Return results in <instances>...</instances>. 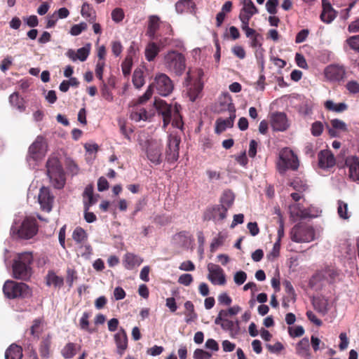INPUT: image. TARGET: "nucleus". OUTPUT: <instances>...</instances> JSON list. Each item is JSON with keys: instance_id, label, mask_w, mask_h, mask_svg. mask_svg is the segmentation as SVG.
<instances>
[{"instance_id": "nucleus-20", "label": "nucleus", "mask_w": 359, "mask_h": 359, "mask_svg": "<svg viewBox=\"0 0 359 359\" xmlns=\"http://www.w3.org/2000/svg\"><path fill=\"white\" fill-rule=\"evenodd\" d=\"M348 168V176L353 181H359V156L348 157L345 161Z\"/></svg>"}, {"instance_id": "nucleus-43", "label": "nucleus", "mask_w": 359, "mask_h": 359, "mask_svg": "<svg viewBox=\"0 0 359 359\" xmlns=\"http://www.w3.org/2000/svg\"><path fill=\"white\" fill-rule=\"evenodd\" d=\"M243 8L241 11H243L249 14H257L259 13L258 8L255 6L252 0H241Z\"/></svg>"}, {"instance_id": "nucleus-24", "label": "nucleus", "mask_w": 359, "mask_h": 359, "mask_svg": "<svg viewBox=\"0 0 359 359\" xmlns=\"http://www.w3.org/2000/svg\"><path fill=\"white\" fill-rule=\"evenodd\" d=\"M322 6L323 11L320 14V19L324 22L330 23L336 17L335 11L328 0H322Z\"/></svg>"}, {"instance_id": "nucleus-21", "label": "nucleus", "mask_w": 359, "mask_h": 359, "mask_svg": "<svg viewBox=\"0 0 359 359\" xmlns=\"http://www.w3.org/2000/svg\"><path fill=\"white\" fill-rule=\"evenodd\" d=\"M295 353L303 359L311 358L310 342L308 337H304L296 344Z\"/></svg>"}, {"instance_id": "nucleus-8", "label": "nucleus", "mask_w": 359, "mask_h": 359, "mask_svg": "<svg viewBox=\"0 0 359 359\" xmlns=\"http://www.w3.org/2000/svg\"><path fill=\"white\" fill-rule=\"evenodd\" d=\"M277 167L280 173H284L288 169L297 170L299 167L297 156L289 148H283L280 151Z\"/></svg>"}, {"instance_id": "nucleus-51", "label": "nucleus", "mask_w": 359, "mask_h": 359, "mask_svg": "<svg viewBox=\"0 0 359 359\" xmlns=\"http://www.w3.org/2000/svg\"><path fill=\"white\" fill-rule=\"evenodd\" d=\"M323 128H324V126H323V124L322 122L318 121H315L311 125V134L315 137L320 136L323 131Z\"/></svg>"}, {"instance_id": "nucleus-56", "label": "nucleus", "mask_w": 359, "mask_h": 359, "mask_svg": "<svg viewBox=\"0 0 359 359\" xmlns=\"http://www.w3.org/2000/svg\"><path fill=\"white\" fill-rule=\"evenodd\" d=\"M346 88L351 94L359 93V83L356 81H349L346 84Z\"/></svg>"}, {"instance_id": "nucleus-63", "label": "nucleus", "mask_w": 359, "mask_h": 359, "mask_svg": "<svg viewBox=\"0 0 359 359\" xmlns=\"http://www.w3.org/2000/svg\"><path fill=\"white\" fill-rule=\"evenodd\" d=\"M254 15L255 14H249L243 11H240L238 18L241 22V26L247 27V25H249L250 20Z\"/></svg>"}, {"instance_id": "nucleus-2", "label": "nucleus", "mask_w": 359, "mask_h": 359, "mask_svg": "<svg viewBox=\"0 0 359 359\" xmlns=\"http://www.w3.org/2000/svg\"><path fill=\"white\" fill-rule=\"evenodd\" d=\"M33 255L31 252H25L18 254L13 259V278L22 280H28L32 273L31 265L33 263Z\"/></svg>"}, {"instance_id": "nucleus-36", "label": "nucleus", "mask_w": 359, "mask_h": 359, "mask_svg": "<svg viewBox=\"0 0 359 359\" xmlns=\"http://www.w3.org/2000/svg\"><path fill=\"white\" fill-rule=\"evenodd\" d=\"M47 285H54L55 287H61L64 284V279L61 276H58L53 271H48L46 276Z\"/></svg>"}, {"instance_id": "nucleus-46", "label": "nucleus", "mask_w": 359, "mask_h": 359, "mask_svg": "<svg viewBox=\"0 0 359 359\" xmlns=\"http://www.w3.org/2000/svg\"><path fill=\"white\" fill-rule=\"evenodd\" d=\"M327 304L326 301L320 299H314L313 302L314 309L323 315L327 312Z\"/></svg>"}, {"instance_id": "nucleus-53", "label": "nucleus", "mask_w": 359, "mask_h": 359, "mask_svg": "<svg viewBox=\"0 0 359 359\" xmlns=\"http://www.w3.org/2000/svg\"><path fill=\"white\" fill-rule=\"evenodd\" d=\"M81 15L83 17L90 18V20H94L95 15H94V11L93 8L90 6V5L87 3H84L81 8Z\"/></svg>"}, {"instance_id": "nucleus-11", "label": "nucleus", "mask_w": 359, "mask_h": 359, "mask_svg": "<svg viewBox=\"0 0 359 359\" xmlns=\"http://www.w3.org/2000/svg\"><path fill=\"white\" fill-rule=\"evenodd\" d=\"M181 139L180 137L170 135L168 136L165 158L168 163H173L179 158V150Z\"/></svg>"}, {"instance_id": "nucleus-13", "label": "nucleus", "mask_w": 359, "mask_h": 359, "mask_svg": "<svg viewBox=\"0 0 359 359\" xmlns=\"http://www.w3.org/2000/svg\"><path fill=\"white\" fill-rule=\"evenodd\" d=\"M156 108L163 116L164 126H167L171 121L172 116L177 117L179 115V109L177 105L172 107L163 100L156 101Z\"/></svg>"}, {"instance_id": "nucleus-49", "label": "nucleus", "mask_w": 359, "mask_h": 359, "mask_svg": "<svg viewBox=\"0 0 359 359\" xmlns=\"http://www.w3.org/2000/svg\"><path fill=\"white\" fill-rule=\"evenodd\" d=\"M346 42L351 49L359 53V35L348 37Z\"/></svg>"}, {"instance_id": "nucleus-9", "label": "nucleus", "mask_w": 359, "mask_h": 359, "mask_svg": "<svg viewBox=\"0 0 359 359\" xmlns=\"http://www.w3.org/2000/svg\"><path fill=\"white\" fill-rule=\"evenodd\" d=\"M149 86L153 90L155 88L157 93L162 96L170 95L174 88L170 77L163 73L157 74L154 77V81Z\"/></svg>"}, {"instance_id": "nucleus-61", "label": "nucleus", "mask_w": 359, "mask_h": 359, "mask_svg": "<svg viewBox=\"0 0 359 359\" xmlns=\"http://www.w3.org/2000/svg\"><path fill=\"white\" fill-rule=\"evenodd\" d=\"M194 278L191 274L190 273H184L182 274L178 278V283L181 285L189 286L193 282Z\"/></svg>"}, {"instance_id": "nucleus-31", "label": "nucleus", "mask_w": 359, "mask_h": 359, "mask_svg": "<svg viewBox=\"0 0 359 359\" xmlns=\"http://www.w3.org/2000/svg\"><path fill=\"white\" fill-rule=\"evenodd\" d=\"M51 344V336L50 334L42 339L39 348L41 357L43 358H48L50 357Z\"/></svg>"}, {"instance_id": "nucleus-6", "label": "nucleus", "mask_w": 359, "mask_h": 359, "mask_svg": "<svg viewBox=\"0 0 359 359\" xmlns=\"http://www.w3.org/2000/svg\"><path fill=\"white\" fill-rule=\"evenodd\" d=\"M290 235L291 240L298 243H310L316 238V232L313 227L304 222L295 224L292 228Z\"/></svg>"}, {"instance_id": "nucleus-64", "label": "nucleus", "mask_w": 359, "mask_h": 359, "mask_svg": "<svg viewBox=\"0 0 359 359\" xmlns=\"http://www.w3.org/2000/svg\"><path fill=\"white\" fill-rule=\"evenodd\" d=\"M212 354L203 349L197 348L194 353V359H210Z\"/></svg>"}, {"instance_id": "nucleus-44", "label": "nucleus", "mask_w": 359, "mask_h": 359, "mask_svg": "<svg viewBox=\"0 0 359 359\" xmlns=\"http://www.w3.org/2000/svg\"><path fill=\"white\" fill-rule=\"evenodd\" d=\"M337 213L340 218L347 219L350 217L348 212V204L341 200L338 201Z\"/></svg>"}, {"instance_id": "nucleus-41", "label": "nucleus", "mask_w": 359, "mask_h": 359, "mask_svg": "<svg viewBox=\"0 0 359 359\" xmlns=\"http://www.w3.org/2000/svg\"><path fill=\"white\" fill-rule=\"evenodd\" d=\"M194 6V3L192 0H180L175 4V8L177 13H182L185 11H189Z\"/></svg>"}, {"instance_id": "nucleus-60", "label": "nucleus", "mask_w": 359, "mask_h": 359, "mask_svg": "<svg viewBox=\"0 0 359 359\" xmlns=\"http://www.w3.org/2000/svg\"><path fill=\"white\" fill-rule=\"evenodd\" d=\"M288 332L292 337H302L304 334V329L302 326L299 325L295 327H289Z\"/></svg>"}, {"instance_id": "nucleus-12", "label": "nucleus", "mask_w": 359, "mask_h": 359, "mask_svg": "<svg viewBox=\"0 0 359 359\" xmlns=\"http://www.w3.org/2000/svg\"><path fill=\"white\" fill-rule=\"evenodd\" d=\"M146 153L151 163L156 165L160 164L162 161V144L155 140H148Z\"/></svg>"}, {"instance_id": "nucleus-32", "label": "nucleus", "mask_w": 359, "mask_h": 359, "mask_svg": "<svg viewBox=\"0 0 359 359\" xmlns=\"http://www.w3.org/2000/svg\"><path fill=\"white\" fill-rule=\"evenodd\" d=\"M184 308L186 309L184 312V315L186 316V323L189 324L195 321L197 319L198 316L195 312L194 304L191 301H187L184 303Z\"/></svg>"}, {"instance_id": "nucleus-28", "label": "nucleus", "mask_w": 359, "mask_h": 359, "mask_svg": "<svg viewBox=\"0 0 359 359\" xmlns=\"http://www.w3.org/2000/svg\"><path fill=\"white\" fill-rule=\"evenodd\" d=\"M143 262V259L130 252H128L124 255L123 257V264L126 269L131 270L135 268L136 266H140Z\"/></svg>"}, {"instance_id": "nucleus-29", "label": "nucleus", "mask_w": 359, "mask_h": 359, "mask_svg": "<svg viewBox=\"0 0 359 359\" xmlns=\"http://www.w3.org/2000/svg\"><path fill=\"white\" fill-rule=\"evenodd\" d=\"M163 48L159 43L156 42H149L145 48V57L149 61H153L158 55L161 49Z\"/></svg>"}, {"instance_id": "nucleus-40", "label": "nucleus", "mask_w": 359, "mask_h": 359, "mask_svg": "<svg viewBox=\"0 0 359 359\" xmlns=\"http://www.w3.org/2000/svg\"><path fill=\"white\" fill-rule=\"evenodd\" d=\"M72 238L76 243H82L88 238V234L81 226L75 228L72 233Z\"/></svg>"}, {"instance_id": "nucleus-1", "label": "nucleus", "mask_w": 359, "mask_h": 359, "mask_svg": "<svg viewBox=\"0 0 359 359\" xmlns=\"http://www.w3.org/2000/svg\"><path fill=\"white\" fill-rule=\"evenodd\" d=\"M150 39L158 41L162 48L170 46L175 41L172 36L174 31L171 25L161 21L158 15H150L146 34Z\"/></svg>"}, {"instance_id": "nucleus-7", "label": "nucleus", "mask_w": 359, "mask_h": 359, "mask_svg": "<svg viewBox=\"0 0 359 359\" xmlns=\"http://www.w3.org/2000/svg\"><path fill=\"white\" fill-rule=\"evenodd\" d=\"M38 231V226L36 219L27 217L20 226L12 225L11 234L22 239H29L34 236Z\"/></svg>"}, {"instance_id": "nucleus-4", "label": "nucleus", "mask_w": 359, "mask_h": 359, "mask_svg": "<svg viewBox=\"0 0 359 359\" xmlns=\"http://www.w3.org/2000/svg\"><path fill=\"white\" fill-rule=\"evenodd\" d=\"M4 295L11 299L29 298L32 295V290L25 283L14 280H6L3 287Z\"/></svg>"}, {"instance_id": "nucleus-59", "label": "nucleus", "mask_w": 359, "mask_h": 359, "mask_svg": "<svg viewBox=\"0 0 359 359\" xmlns=\"http://www.w3.org/2000/svg\"><path fill=\"white\" fill-rule=\"evenodd\" d=\"M111 18L116 22H121L124 18V13L122 8H116L111 12Z\"/></svg>"}, {"instance_id": "nucleus-25", "label": "nucleus", "mask_w": 359, "mask_h": 359, "mask_svg": "<svg viewBox=\"0 0 359 359\" xmlns=\"http://www.w3.org/2000/svg\"><path fill=\"white\" fill-rule=\"evenodd\" d=\"M90 53V47L89 45L88 46H84L81 48H79L76 53L72 50L69 49L66 53V55L72 60L76 61V60H79L81 62L86 60Z\"/></svg>"}, {"instance_id": "nucleus-33", "label": "nucleus", "mask_w": 359, "mask_h": 359, "mask_svg": "<svg viewBox=\"0 0 359 359\" xmlns=\"http://www.w3.org/2000/svg\"><path fill=\"white\" fill-rule=\"evenodd\" d=\"M43 319L42 318H36L33 320L30 327V334L37 339L43 332Z\"/></svg>"}, {"instance_id": "nucleus-3", "label": "nucleus", "mask_w": 359, "mask_h": 359, "mask_svg": "<svg viewBox=\"0 0 359 359\" xmlns=\"http://www.w3.org/2000/svg\"><path fill=\"white\" fill-rule=\"evenodd\" d=\"M163 65L168 72L182 76L187 67L185 56L177 50H169L163 56Z\"/></svg>"}, {"instance_id": "nucleus-55", "label": "nucleus", "mask_w": 359, "mask_h": 359, "mask_svg": "<svg viewBox=\"0 0 359 359\" xmlns=\"http://www.w3.org/2000/svg\"><path fill=\"white\" fill-rule=\"evenodd\" d=\"M86 29L87 25L85 22L74 25L70 29V34L73 36H78Z\"/></svg>"}, {"instance_id": "nucleus-54", "label": "nucleus", "mask_w": 359, "mask_h": 359, "mask_svg": "<svg viewBox=\"0 0 359 359\" xmlns=\"http://www.w3.org/2000/svg\"><path fill=\"white\" fill-rule=\"evenodd\" d=\"M278 0H268L266 3V11L271 15H276L278 12L277 6H278Z\"/></svg>"}, {"instance_id": "nucleus-35", "label": "nucleus", "mask_w": 359, "mask_h": 359, "mask_svg": "<svg viewBox=\"0 0 359 359\" xmlns=\"http://www.w3.org/2000/svg\"><path fill=\"white\" fill-rule=\"evenodd\" d=\"M324 106L328 111H332L336 113H341L346 111L348 109V105L344 102L335 104L332 100H327Z\"/></svg>"}, {"instance_id": "nucleus-16", "label": "nucleus", "mask_w": 359, "mask_h": 359, "mask_svg": "<svg viewBox=\"0 0 359 359\" xmlns=\"http://www.w3.org/2000/svg\"><path fill=\"white\" fill-rule=\"evenodd\" d=\"M208 270L209 271L208 278L212 283L220 285L226 283L224 271L219 265L210 263L208 264Z\"/></svg>"}, {"instance_id": "nucleus-62", "label": "nucleus", "mask_w": 359, "mask_h": 359, "mask_svg": "<svg viewBox=\"0 0 359 359\" xmlns=\"http://www.w3.org/2000/svg\"><path fill=\"white\" fill-rule=\"evenodd\" d=\"M120 130L121 133L124 137L128 140H131L130 135L133 133V130L131 128L127 127L124 122H119Z\"/></svg>"}, {"instance_id": "nucleus-19", "label": "nucleus", "mask_w": 359, "mask_h": 359, "mask_svg": "<svg viewBox=\"0 0 359 359\" xmlns=\"http://www.w3.org/2000/svg\"><path fill=\"white\" fill-rule=\"evenodd\" d=\"M228 210L222 205H215L207 210L205 219L222 221L226 217Z\"/></svg>"}, {"instance_id": "nucleus-22", "label": "nucleus", "mask_w": 359, "mask_h": 359, "mask_svg": "<svg viewBox=\"0 0 359 359\" xmlns=\"http://www.w3.org/2000/svg\"><path fill=\"white\" fill-rule=\"evenodd\" d=\"M336 163L334 154L330 150H323L318 154V165L321 168H330Z\"/></svg>"}, {"instance_id": "nucleus-26", "label": "nucleus", "mask_w": 359, "mask_h": 359, "mask_svg": "<svg viewBox=\"0 0 359 359\" xmlns=\"http://www.w3.org/2000/svg\"><path fill=\"white\" fill-rule=\"evenodd\" d=\"M290 210L292 215L302 219L315 217L313 214H311L309 208H304L300 203L290 205Z\"/></svg>"}, {"instance_id": "nucleus-39", "label": "nucleus", "mask_w": 359, "mask_h": 359, "mask_svg": "<svg viewBox=\"0 0 359 359\" xmlns=\"http://www.w3.org/2000/svg\"><path fill=\"white\" fill-rule=\"evenodd\" d=\"M234 201V195L230 190H226L220 198V204L227 210L231 207Z\"/></svg>"}, {"instance_id": "nucleus-45", "label": "nucleus", "mask_w": 359, "mask_h": 359, "mask_svg": "<svg viewBox=\"0 0 359 359\" xmlns=\"http://www.w3.org/2000/svg\"><path fill=\"white\" fill-rule=\"evenodd\" d=\"M130 118L136 122H138L141 120H147V111L145 109L141 108L137 111H132L130 115Z\"/></svg>"}, {"instance_id": "nucleus-58", "label": "nucleus", "mask_w": 359, "mask_h": 359, "mask_svg": "<svg viewBox=\"0 0 359 359\" xmlns=\"http://www.w3.org/2000/svg\"><path fill=\"white\" fill-rule=\"evenodd\" d=\"M280 242L276 241L273 244L272 251L267 255L269 260H273L277 258L280 255Z\"/></svg>"}, {"instance_id": "nucleus-5", "label": "nucleus", "mask_w": 359, "mask_h": 359, "mask_svg": "<svg viewBox=\"0 0 359 359\" xmlns=\"http://www.w3.org/2000/svg\"><path fill=\"white\" fill-rule=\"evenodd\" d=\"M47 175L55 188L62 189L65 183V172L59 159L56 157L49 158L46 162Z\"/></svg>"}, {"instance_id": "nucleus-57", "label": "nucleus", "mask_w": 359, "mask_h": 359, "mask_svg": "<svg viewBox=\"0 0 359 359\" xmlns=\"http://www.w3.org/2000/svg\"><path fill=\"white\" fill-rule=\"evenodd\" d=\"M9 101L13 105L16 106L21 111L25 109V107L23 106V104H20V96L18 93H12L9 97Z\"/></svg>"}, {"instance_id": "nucleus-52", "label": "nucleus", "mask_w": 359, "mask_h": 359, "mask_svg": "<svg viewBox=\"0 0 359 359\" xmlns=\"http://www.w3.org/2000/svg\"><path fill=\"white\" fill-rule=\"evenodd\" d=\"M78 278L77 272L75 269L68 268L67 270L66 281L69 287H72L73 283Z\"/></svg>"}, {"instance_id": "nucleus-10", "label": "nucleus", "mask_w": 359, "mask_h": 359, "mask_svg": "<svg viewBox=\"0 0 359 359\" xmlns=\"http://www.w3.org/2000/svg\"><path fill=\"white\" fill-rule=\"evenodd\" d=\"M229 103H228V111L229 112V116L223 119L219 118L215 121V132L217 134H220L226 130L227 128H232L233 126L234 120L236 118V108L233 103L231 101V97H228Z\"/></svg>"}, {"instance_id": "nucleus-50", "label": "nucleus", "mask_w": 359, "mask_h": 359, "mask_svg": "<svg viewBox=\"0 0 359 359\" xmlns=\"http://www.w3.org/2000/svg\"><path fill=\"white\" fill-rule=\"evenodd\" d=\"M102 81V84L101 86L102 96L106 100H107L109 102H111L114 98L112 93H111L110 88H109V86L104 82V81Z\"/></svg>"}, {"instance_id": "nucleus-14", "label": "nucleus", "mask_w": 359, "mask_h": 359, "mask_svg": "<svg viewBox=\"0 0 359 359\" xmlns=\"http://www.w3.org/2000/svg\"><path fill=\"white\" fill-rule=\"evenodd\" d=\"M325 78L333 82H339L346 76V69L343 65H330L324 71Z\"/></svg>"}, {"instance_id": "nucleus-27", "label": "nucleus", "mask_w": 359, "mask_h": 359, "mask_svg": "<svg viewBox=\"0 0 359 359\" xmlns=\"http://www.w3.org/2000/svg\"><path fill=\"white\" fill-rule=\"evenodd\" d=\"M195 73L196 74V83L194 85V88H190L189 89V94L191 97V100L192 101H194L198 95L200 93V92L202 90L203 88V83H201V80L202 77L203 76V72L201 69H197L195 71Z\"/></svg>"}, {"instance_id": "nucleus-18", "label": "nucleus", "mask_w": 359, "mask_h": 359, "mask_svg": "<svg viewBox=\"0 0 359 359\" xmlns=\"http://www.w3.org/2000/svg\"><path fill=\"white\" fill-rule=\"evenodd\" d=\"M289 124L287 116L283 112H276L271 116V127L274 130L284 131L287 130Z\"/></svg>"}, {"instance_id": "nucleus-42", "label": "nucleus", "mask_w": 359, "mask_h": 359, "mask_svg": "<svg viewBox=\"0 0 359 359\" xmlns=\"http://www.w3.org/2000/svg\"><path fill=\"white\" fill-rule=\"evenodd\" d=\"M221 327L224 330L230 332L231 335L238 334V322L235 323L233 321L226 319L221 323Z\"/></svg>"}, {"instance_id": "nucleus-30", "label": "nucleus", "mask_w": 359, "mask_h": 359, "mask_svg": "<svg viewBox=\"0 0 359 359\" xmlns=\"http://www.w3.org/2000/svg\"><path fill=\"white\" fill-rule=\"evenodd\" d=\"M22 348L16 344H12L5 351V359H22Z\"/></svg>"}, {"instance_id": "nucleus-17", "label": "nucleus", "mask_w": 359, "mask_h": 359, "mask_svg": "<svg viewBox=\"0 0 359 359\" xmlns=\"http://www.w3.org/2000/svg\"><path fill=\"white\" fill-rule=\"evenodd\" d=\"M54 197L50 194L48 188L43 187L40 189L38 201L43 210L50 212L52 209Z\"/></svg>"}, {"instance_id": "nucleus-37", "label": "nucleus", "mask_w": 359, "mask_h": 359, "mask_svg": "<svg viewBox=\"0 0 359 359\" xmlns=\"http://www.w3.org/2000/svg\"><path fill=\"white\" fill-rule=\"evenodd\" d=\"M132 81L134 86L137 89L141 88L144 85V72L142 69L137 68L134 71Z\"/></svg>"}, {"instance_id": "nucleus-34", "label": "nucleus", "mask_w": 359, "mask_h": 359, "mask_svg": "<svg viewBox=\"0 0 359 359\" xmlns=\"http://www.w3.org/2000/svg\"><path fill=\"white\" fill-rule=\"evenodd\" d=\"M331 126L332 128L329 129V134L332 137H335L337 135L336 134V130H340V131H347V126L346 124L341 120L338 118H334L331 120L330 121Z\"/></svg>"}, {"instance_id": "nucleus-38", "label": "nucleus", "mask_w": 359, "mask_h": 359, "mask_svg": "<svg viewBox=\"0 0 359 359\" xmlns=\"http://www.w3.org/2000/svg\"><path fill=\"white\" fill-rule=\"evenodd\" d=\"M76 346L74 343H67L61 350L62 356L65 359L72 358L76 354Z\"/></svg>"}, {"instance_id": "nucleus-15", "label": "nucleus", "mask_w": 359, "mask_h": 359, "mask_svg": "<svg viewBox=\"0 0 359 359\" xmlns=\"http://www.w3.org/2000/svg\"><path fill=\"white\" fill-rule=\"evenodd\" d=\"M43 156V138L41 137H37L35 141L29 147L27 161L28 162L31 160L37 161L42 159Z\"/></svg>"}, {"instance_id": "nucleus-47", "label": "nucleus", "mask_w": 359, "mask_h": 359, "mask_svg": "<svg viewBox=\"0 0 359 359\" xmlns=\"http://www.w3.org/2000/svg\"><path fill=\"white\" fill-rule=\"evenodd\" d=\"M91 314L89 312H84L82 317L80 319L79 325L81 330H86L90 333L93 332V330L89 328V318Z\"/></svg>"}, {"instance_id": "nucleus-23", "label": "nucleus", "mask_w": 359, "mask_h": 359, "mask_svg": "<svg viewBox=\"0 0 359 359\" xmlns=\"http://www.w3.org/2000/svg\"><path fill=\"white\" fill-rule=\"evenodd\" d=\"M114 341L117 348V353L122 355L128 348V337L123 328L121 327L119 331L115 334Z\"/></svg>"}, {"instance_id": "nucleus-48", "label": "nucleus", "mask_w": 359, "mask_h": 359, "mask_svg": "<svg viewBox=\"0 0 359 359\" xmlns=\"http://www.w3.org/2000/svg\"><path fill=\"white\" fill-rule=\"evenodd\" d=\"M133 66V59L130 56H127L121 64L123 74L127 76L130 74Z\"/></svg>"}]
</instances>
